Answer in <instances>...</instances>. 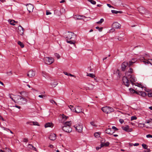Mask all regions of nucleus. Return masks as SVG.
I'll use <instances>...</instances> for the list:
<instances>
[{
  "label": "nucleus",
  "mask_w": 152,
  "mask_h": 152,
  "mask_svg": "<svg viewBox=\"0 0 152 152\" xmlns=\"http://www.w3.org/2000/svg\"><path fill=\"white\" fill-rule=\"evenodd\" d=\"M26 124H29L30 125H37V126H39V124L37 122H27Z\"/></svg>",
  "instance_id": "6ab92c4d"
},
{
  "label": "nucleus",
  "mask_w": 152,
  "mask_h": 152,
  "mask_svg": "<svg viewBox=\"0 0 152 152\" xmlns=\"http://www.w3.org/2000/svg\"><path fill=\"white\" fill-rule=\"evenodd\" d=\"M152 60V59H148V60H147L146 61H144V62L145 63V64H146V63L147 64H150V60Z\"/></svg>",
  "instance_id": "a19ab883"
},
{
  "label": "nucleus",
  "mask_w": 152,
  "mask_h": 152,
  "mask_svg": "<svg viewBox=\"0 0 152 152\" xmlns=\"http://www.w3.org/2000/svg\"><path fill=\"white\" fill-rule=\"evenodd\" d=\"M128 79L130 80V83H132L133 85L134 84V82L137 81L136 79L133 75H128L127 77L124 76L122 78L123 83L124 85L127 87L129 86L130 83Z\"/></svg>",
  "instance_id": "f257e3e1"
},
{
  "label": "nucleus",
  "mask_w": 152,
  "mask_h": 152,
  "mask_svg": "<svg viewBox=\"0 0 152 152\" xmlns=\"http://www.w3.org/2000/svg\"><path fill=\"white\" fill-rule=\"evenodd\" d=\"M137 9L139 12L142 14H145L146 13V10L143 7H139Z\"/></svg>",
  "instance_id": "6e6552de"
},
{
  "label": "nucleus",
  "mask_w": 152,
  "mask_h": 152,
  "mask_svg": "<svg viewBox=\"0 0 152 152\" xmlns=\"http://www.w3.org/2000/svg\"><path fill=\"white\" fill-rule=\"evenodd\" d=\"M140 94L141 96H145L146 95V93L145 92H143L142 91H141L140 92Z\"/></svg>",
  "instance_id": "2f4dec72"
},
{
  "label": "nucleus",
  "mask_w": 152,
  "mask_h": 152,
  "mask_svg": "<svg viewBox=\"0 0 152 152\" xmlns=\"http://www.w3.org/2000/svg\"><path fill=\"white\" fill-rule=\"evenodd\" d=\"M134 63V61H129V64H128V66L130 67L131 66L133 63Z\"/></svg>",
  "instance_id": "79ce46f5"
},
{
  "label": "nucleus",
  "mask_w": 152,
  "mask_h": 152,
  "mask_svg": "<svg viewBox=\"0 0 152 152\" xmlns=\"http://www.w3.org/2000/svg\"><path fill=\"white\" fill-rule=\"evenodd\" d=\"M71 124V121H66L64 123V124L65 125L64 126H70Z\"/></svg>",
  "instance_id": "cd10ccee"
},
{
  "label": "nucleus",
  "mask_w": 152,
  "mask_h": 152,
  "mask_svg": "<svg viewBox=\"0 0 152 152\" xmlns=\"http://www.w3.org/2000/svg\"><path fill=\"white\" fill-rule=\"evenodd\" d=\"M129 91H130V92L132 93H134L135 92V90L131 88H129Z\"/></svg>",
  "instance_id": "a18cd8bd"
},
{
  "label": "nucleus",
  "mask_w": 152,
  "mask_h": 152,
  "mask_svg": "<svg viewBox=\"0 0 152 152\" xmlns=\"http://www.w3.org/2000/svg\"><path fill=\"white\" fill-rule=\"evenodd\" d=\"M142 147L145 149H148V146L145 144H142Z\"/></svg>",
  "instance_id": "58836bf2"
},
{
  "label": "nucleus",
  "mask_w": 152,
  "mask_h": 152,
  "mask_svg": "<svg viewBox=\"0 0 152 152\" xmlns=\"http://www.w3.org/2000/svg\"><path fill=\"white\" fill-rule=\"evenodd\" d=\"M42 75L44 77H47L48 75L45 72L43 71L42 72Z\"/></svg>",
  "instance_id": "473e14b6"
},
{
  "label": "nucleus",
  "mask_w": 152,
  "mask_h": 152,
  "mask_svg": "<svg viewBox=\"0 0 152 152\" xmlns=\"http://www.w3.org/2000/svg\"><path fill=\"white\" fill-rule=\"evenodd\" d=\"M112 129H114V130H113V131H114V132H115V131H117L118 130V129L114 126H113L112 127Z\"/></svg>",
  "instance_id": "3c124183"
},
{
  "label": "nucleus",
  "mask_w": 152,
  "mask_h": 152,
  "mask_svg": "<svg viewBox=\"0 0 152 152\" xmlns=\"http://www.w3.org/2000/svg\"><path fill=\"white\" fill-rule=\"evenodd\" d=\"M88 88L90 90H92L94 88V86L91 84H89L88 85Z\"/></svg>",
  "instance_id": "c756f323"
},
{
  "label": "nucleus",
  "mask_w": 152,
  "mask_h": 152,
  "mask_svg": "<svg viewBox=\"0 0 152 152\" xmlns=\"http://www.w3.org/2000/svg\"><path fill=\"white\" fill-rule=\"evenodd\" d=\"M139 145V144L138 143H136L134 144V146H138Z\"/></svg>",
  "instance_id": "774afa93"
},
{
  "label": "nucleus",
  "mask_w": 152,
  "mask_h": 152,
  "mask_svg": "<svg viewBox=\"0 0 152 152\" xmlns=\"http://www.w3.org/2000/svg\"><path fill=\"white\" fill-rule=\"evenodd\" d=\"M49 138L50 140H55L56 138V136L55 134L54 133L51 134L49 136Z\"/></svg>",
  "instance_id": "2eb2a0df"
},
{
  "label": "nucleus",
  "mask_w": 152,
  "mask_h": 152,
  "mask_svg": "<svg viewBox=\"0 0 152 152\" xmlns=\"http://www.w3.org/2000/svg\"><path fill=\"white\" fill-rule=\"evenodd\" d=\"M65 10L64 8H62L61 9V11H60L61 12V13L62 12V13H63L65 12Z\"/></svg>",
  "instance_id": "4d7b16f0"
},
{
  "label": "nucleus",
  "mask_w": 152,
  "mask_h": 152,
  "mask_svg": "<svg viewBox=\"0 0 152 152\" xmlns=\"http://www.w3.org/2000/svg\"><path fill=\"white\" fill-rule=\"evenodd\" d=\"M27 100L25 98L22 97H20V104H25Z\"/></svg>",
  "instance_id": "f8f14e48"
},
{
  "label": "nucleus",
  "mask_w": 152,
  "mask_h": 152,
  "mask_svg": "<svg viewBox=\"0 0 152 152\" xmlns=\"http://www.w3.org/2000/svg\"><path fill=\"white\" fill-rule=\"evenodd\" d=\"M25 7V6L24 4H21L20 6V12H24L23 11V8Z\"/></svg>",
  "instance_id": "393cba45"
},
{
  "label": "nucleus",
  "mask_w": 152,
  "mask_h": 152,
  "mask_svg": "<svg viewBox=\"0 0 152 152\" xmlns=\"http://www.w3.org/2000/svg\"><path fill=\"white\" fill-rule=\"evenodd\" d=\"M38 97L41 98H44L45 97V95H39Z\"/></svg>",
  "instance_id": "bf43d9fd"
},
{
  "label": "nucleus",
  "mask_w": 152,
  "mask_h": 152,
  "mask_svg": "<svg viewBox=\"0 0 152 152\" xmlns=\"http://www.w3.org/2000/svg\"><path fill=\"white\" fill-rule=\"evenodd\" d=\"M51 14V13L49 12L48 10H47L46 12V15H50Z\"/></svg>",
  "instance_id": "864d4df0"
},
{
  "label": "nucleus",
  "mask_w": 152,
  "mask_h": 152,
  "mask_svg": "<svg viewBox=\"0 0 152 152\" xmlns=\"http://www.w3.org/2000/svg\"><path fill=\"white\" fill-rule=\"evenodd\" d=\"M62 129L64 131L69 133L71 132L72 130L71 127L68 126H64L62 127Z\"/></svg>",
  "instance_id": "0eeeda50"
},
{
  "label": "nucleus",
  "mask_w": 152,
  "mask_h": 152,
  "mask_svg": "<svg viewBox=\"0 0 152 152\" xmlns=\"http://www.w3.org/2000/svg\"><path fill=\"white\" fill-rule=\"evenodd\" d=\"M146 137L147 138H152V135L150 134H148L146 135Z\"/></svg>",
  "instance_id": "13d9d810"
},
{
  "label": "nucleus",
  "mask_w": 152,
  "mask_h": 152,
  "mask_svg": "<svg viewBox=\"0 0 152 152\" xmlns=\"http://www.w3.org/2000/svg\"><path fill=\"white\" fill-rule=\"evenodd\" d=\"M100 134V132H95L94 134V136L98 138L99 137Z\"/></svg>",
  "instance_id": "c85d7f7f"
},
{
  "label": "nucleus",
  "mask_w": 152,
  "mask_h": 152,
  "mask_svg": "<svg viewBox=\"0 0 152 152\" xmlns=\"http://www.w3.org/2000/svg\"><path fill=\"white\" fill-rule=\"evenodd\" d=\"M23 141L24 142H27L28 141V140L26 138H24L23 140Z\"/></svg>",
  "instance_id": "0e129e2a"
},
{
  "label": "nucleus",
  "mask_w": 152,
  "mask_h": 152,
  "mask_svg": "<svg viewBox=\"0 0 152 152\" xmlns=\"http://www.w3.org/2000/svg\"><path fill=\"white\" fill-rule=\"evenodd\" d=\"M88 1L90 2L91 4H96V2L93 0H87Z\"/></svg>",
  "instance_id": "f704fd0d"
},
{
  "label": "nucleus",
  "mask_w": 152,
  "mask_h": 152,
  "mask_svg": "<svg viewBox=\"0 0 152 152\" xmlns=\"http://www.w3.org/2000/svg\"><path fill=\"white\" fill-rule=\"evenodd\" d=\"M151 150L149 149H147L146 150H144V152H150Z\"/></svg>",
  "instance_id": "680f3d73"
},
{
  "label": "nucleus",
  "mask_w": 152,
  "mask_h": 152,
  "mask_svg": "<svg viewBox=\"0 0 152 152\" xmlns=\"http://www.w3.org/2000/svg\"><path fill=\"white\" fill-rule=\"evenodd\" d=\"M64 74L65 75H69L71 77H75L73 75H72L70 73H68L66 72H64Z\"/></svg>",
  "instance_id": "4c0bfd02"
},
{
  "label": "nucleus",
  "mask_w": 152,
  "mask_h": 152,
  "mask_svg": "<svg viewBox=\"0 0 152 152\" xmlns=\"http://www.w3.org/2000/svg\"><path fill=\"white\" fill-rule=\"evenodd\" d=\"M65 36L68 39H71L72 38L76 39V36L75 34L72 32H68Z\"/></svg>",
  "instance_id": "20e7f679"
},
{
  "label": "nucleus",
  "mask_w": 152,
  "mask_h": 152,
  "mask_svg": "<svg viewBox=\"0 0 152 152\" xmlns=\"http://www.w3.org/2000/svg\"><path fill=\"white\" fill-rule=\"evenodd\" d=\"M113 14H117L118 13V12L117 11L115 10H111Z\"/></svg>",
  "instance_id": "8fccbe9b"
},
{
  "label": "nucleus",
  "mask_w": 152,
  "mask_h": 152,
  "mask_svg": "<svg viewBox=\"0 0 152 152\" xmlns=\"http://www.w3.org/2000/svg\"><path fill=\"white\" fill-rule=\"evenodd\" d=\"M20 46L21 48H23L24 46V45L23 43L20 41Z\"/></svg>",
  "instance_id": "de8ad7c7"
},
{
  "label": "nucleus",
  "mask_w": 152,
  "mask_h": 152,
  "mask_svg": "<svg viewBox=\"0 0 152 152\" xmlns=\"http://www.w3.org/2000/svg\"><path fill=\"white\" fill-rule=\"evenodd\" d=\"M125 34L124 33H121L120 34L119 36L118 37V39L119 41H121L123 39V37L124 36Z\"/></svg>",
  "instance_id": "4be33fe9"
},
{
  "label": "nucleus",
  "mask_w": 152,
  "mask_h": 152,
  "mask_svg": "<svg viewBox=\"0 0 152 152\" xmlns=\"http://www.w3.org/2000/svg\"><path fill=\"white\" fill-rule=\"evenodd\" d=\"M76 130L79 132H81L82 131L83 126L82 124H78L77 126L76 125L74 126Z\"/></svg>",
  "instance_id": "39448f33"
},
{
  "label": "nucleus",
  "mask_w": 152,
  "mask_h": 152,
  "mask_svg": "<svg viewBox=\"0 0 152 152\" xmlns=\"http://www.w3.org/2000/svg\"><path fill=\"white\" fill-rule=\"evenodd\" d=\"M76 38H74L73 39H72L70 40H67L66 42L67 43H69L71 44H74L76 43Z\"/></svg>",
  "instance_id": "f3484780"
},
{
  "label": "nucleus",
  "mask_w": 152,
  "mask_h": 152,
  "mask_svg": "<svg viewBox=\"0 0 152 152\" xmlns=\"http://www.w3.org/2000/svg\"><path fill=\"white\" fill-rule=\"evenodd\" d=\"M50 102L52 103V104H56V102L53 100H50Z\"/></svg>",
  "instance_id": "69168bd1"
},
{
  "label": "nucleus",
  "mask_w": 152,
  "mask_h": 152,
  "mask_svg": "<svg viewBox=\"0 0 152 152\" xmlns=\"http://www.w3.org/2000/svg\"><path fill=\"white\" fill-rule=\"evenodd\" d=\"M124 121L123 119H120L119 120V122L121 124H122L124 122Z\"/></svg>",
  "instance_id": "052dcab7"
},
{
  "label": "nucleus",
  "mask_w": 152,
  "mask_h": 152,
  "mask_svg": "<svg viewBox=\"0 0 152 152\" xmlns=\"http://www.w3.org/2000/svg\"><path fill=\"white\" fill-rule=\"evenodd\" d=\"M28 146V148L31 149H33V146L31 144H29Z\"/></svg>",
  "instance_id": "09e8293b"
},
{
  "label": "nucleus",
  "mask_w": 152,
  "mask_h": 152,
  "mask_svg": "<svg viewBox=\"0 0 152 152\" xmlns=\"http://www.w3.org/2000/svg\"><path fill=\"white\" fill-rule=\"evenodd\" d=\"M102 110L106 113H110L114 111L113 108L110 107L106 106L102 108Z\"/></svg>",
  "instance_id": "f03ea898"
},
{
  "label": "nucleus",
  "mask_w": 152,
  "mask_h": 152,
  "mask_svg": "<svg viewBox=\"0 0 152 152\" xmlns=\"http://www.w3.org/2000/svg\"><path fill=\"white\" fill-rule=\"evenodd\" d=\"M137 119V117L135 116H132L131 117V120L132 121L134 120H136Z\"/></svg>",
  "instance_id": "49530a36"
},
{
  "label": "nucleus",
  "mask_w": 152,
  "mask_h": 152,
  "mask_svg": "<svg viewBox=\"0 0 152 152\" xmlns=\"http://www.w3.org/2000/svg\"><path fill=\"white\" fill-rule=\"evenodd\" d=\"M131 61H134V63L137 61V59L136 58H132Z\"/></svg>",
  "instance_id": "e2e57ef3"
},
{
  "label": "nucleus",
  "mask_w": 152,
  "mask_h": 152,
  "mask_svg": "<svg viewBox=\"0 0 152 152\" xmlns=\"http://www.w3.org/2000/svg\"><path fill=\"white\" fill-rule=\"evenodd\" d=\"M20 97H23L25 98V97L27 95L26 92L24 91H22L20 93Z\"/></svg>",
  "instance_id": "aec40b11"
},
{
  "label": "nucleus",
  "mask_w": 152,
  "mask_h": 152,
  "mask_svg": "<svg viewBox=\"0 0 152 152\" xmlns=\"http://www.w3.org/2000/svg\"><path fill=\"white\" fill-rule=\"evenodd\" d=\"M55 56L58 59L60 58V55L57 53L55 54Z\"/></svg>",
  "instance_id": "6e6d98bb"
},
{
  "label": "nucleus",
  "mask_w": 152,
  "mask_h": 152,
  "mask_svg": "<svg viewBox=\"0 0 152 152\" xmlns=\"http://www.w3.org/2000/svg\"><path fill=\"white\" fill-rule=\"evenodd\" d=\"M84 17H85L83 16H80L79 15H75L74 17L75 19L76 20L82 19Z\"/></svg>",
  "instance_id": "412c9836"
},
{
  "label": "nucleus",
  "mask_w": 152,
  "mask_h": 152,
  "mask_svg": "<svg viewBox=\"0 0 152 152\" xmlns=\"http://www.w3.org/2000/svg\"><path fill=\"white\" fill-rule=\"evenodd\" d=\"M148 95L149 97H152V91H150L148 93Z\"/></svg>",
  "instance_id": "c03bdc74"
},
{
  "label": "nucleus",
  "mask_w": 152,
  "mask_h": 152,
  "mask_svg": "<svg viewBox=\"0 0 152 152\" xmlns=\"http://www.w3.org/2000/svg\"><path fill=\"white\" fill-rule=\"evenodd\" d=\"M35 72L32 70L29 71L27 73V76L30 77H34L35 75Z\"/></svg>",
  "instance_id": "1a4fd4ad"
},
{
  "label": "nucleus",
  "mask_w": 152,
  "mask_h": 152,
  "mask_svg": "<svg viewBox=\"0 0 152 152\" xmlns=\"http://www.w3.org/2000/svg\"><path fill=\"white\" fill-rule=\"evenodd\" d=\"M68 107L72 111L74 112L75 107H74L73 105H70L68 106Z\"/></svg>",
  "instance_id": "bb28decb"
},
{
  "label": "nucleus",
  "mask_w": 152,
  "mask_h": 152,
  "mask_svg": "<svg viewBox=\"0 0 152 152\" xmlns=\"http://www.w3.org/2000/svg\"><path fill=\"white\" fill-rule=\"evenodd\" d=\"M107 5L110 8H113V7L109 4H107Z\"/></svg>",
  "instance_id": "338daca9"
},
{
  "label": "nucleus",
  "mask_w": 152,
  "mask_h": 152,
  "mask_svg": "<svg viewBox=\"0 0 152 152\" xmlns=\"http://www.w3.org/2000/svg\"><path fill=\"white\" fill-rule=\"evenodd\" d=\"M26 6L27 7V10L29 13L31 12H33L34 7L33 5L30 4H27Z\"/></svg>",
  "instance_id": "423d86ee"
},
{
  "label": "nucleus",
  "mask_w": 152,
  "mask_h": 152,
  "mask_svg": "<svg viewBox=\"0 0 152 152\" xmlns=\"http://www.w3.org/2000/svg\"><path fill=\"white\" fill-rule=\"evenodd\" d=\"M44 60L45 64H50L54 61L53 58L51 57H45L44 58Z\"/></svg>",
  "instance_id": "7ed1b4c3"
},
{
  "label": "nucleus",
  "mask_w": 152,
  "mask_h": 152,
  "mask_svg": "<svg viewBox=\"0 0 152 152\" xmlns=\"http://www.w3.org/2000/svg\"><path fill=\"white\" fill-rule=\"evenodd\" d=\"M122 128L126 132H131L132 130V129H130L129 130V126L128 125L126 126H122Z\"/></svg>",
  "instance_id": "dca6fc26"
},
{
  "label": "nucleus",
  "mask_w": 152,
  "mask_h": 152,
  "mask_svg": "<svg viewBox=\"0 0 152 152\" xmlns=\"http://www.w3.org/2000/svg\"><path fill=\"white\" fill-rule=\"evenodd\" d=\"M133 69L132 68H130L129 69L128 71V72L130 73H131L133 72Z\"/></svg>",
  "instance_id": "603ef678"
},
{
  "label": "nucleus",
  "mask_w": 152,
  "mask_h": 152,
  "mask_svg": "<svg viewBox=\"0 0 152 152\" xmlns=\"http://www.w3.org/2000/svg\"><path fill=\"white\" fill-rule=\"evenodd\" d=\"M62 117L63 119H65V120H66L68 118L67 116L64 115V114L63 115Z\"/></svg>",
  "instance_id": "5fc2aeb1"
},
{
  "label": "nucleus",
  "mask_w": 152,
  "mask_h": 152,
  "mask_svg": "<svg viewBox=\"0 0 152 152\" xmlns=\"http://www.w3.org/2000/svg\"><path fill=\"white\" fill-rule=\"evenodd\" d=\"M57 84L58 83H51V85L53 87H55L57 85Z\"/></svg>",
  "instance_id": "ea45409f"
},
{
  "label": "nucleus",
  "mask_w": 152,
  "mask_h": 152,
  "mask_svg": "<svg viewBox=\"0 0 152 152\" xmlns=\"http://www.w3.org/2000/svg\"><path fill=\"white\" fill-rule=\"evenodd\" d=\"M96 29H98L99 31H101L103 29L102 27L99 28L98 26H97L96 27Z\"/></svg>",
  "instance_id": "37998d69"
},
{
  "label": "nucleus",
  "mask_w": 152,
  "mask_h": 152,
  "mask_svg": "<svg viewBox=\"0 0 152 152\" xmlns=\"http://www.w3.org/2000/svg\"><path fill=\"white\" fill-rule=\"evenodd\" d=\"M19 26L20 28L22 30L21 31L20 30V31L21 32V33H20V35H22L23 34L24 28L20 25Z\"/></svg>",
  "instance_id": "c9c22d12"
},
{
  "label": "nucleus",
  "mask_w": 152,
  "mask_h": 152,
  "mask_svg": "<svg viewBox=\"0 0 152 152\" xmlns=\"http://www.w3.org/2000/svg\"><path fill=\"white\" fill-rule=\"evenodd\" d=\"M103 141V140H101V147H103L104 146H108L110 144V143L109 142H106L104 143L102 142Z\"/></svg>",
  "instance_id": "b1692460"
},
{
  "label": "nucleus",
  "mask_w": 152,
  "mask_h": 152,
  "mask_svg": "<svg viewBox=\"0 0 152 152\" xmlns=\"http://www.w3.org/2000/svg\"><path fill=\"white\" fill-rule=\"evenodd\" d=\"M10 22V24L11 25H16L15 23H18V21L16 22L14 20H9Z\"/></svg>",
  "instance_id": "a878e982"
},
{
  "label": "nucleus",
  "mask_w": 152,
  "mask_h": 152,
  "mask_svg": "<svg viewBox=\"0 0 152 152\" xmlns=\"http://www.w3.org/2000/svg\"><path fill=\"white\" fill-rule=\"evenodd\" d=\"M113 27L114 28H121V25L118 22H116L113 23L112 25Z\"/></svg>",
  "instance_id": "ddd939ff"
},
{
  "label": "nucleus",
  "mask_w": 152,
  "mask_h": 152,
  "mask_svg": "<svg viewBox=\"0 0 152 152\" xmlns=\"http://www.w3.org/2000/svg\"><path fill=\"white\" fill-rule=\"evenodd\" d=\"M62 13L61 12L58 10H54V14L57 16H60L62 14Z\"/></svg>",
  "instance_id": "5701e85b"
},
{
  "label": "nucleus",
  "mask_w": 152,
  "mask_h": 152,
  "mask_svg": "<svg viewBox=\"0 0 152 152\" xmlns=\"http://www.w3.org/2000/svg\"><path fill=\"white\" fill-rule=\"evenodd\" d=\"M87 76L90 77L92 78H94L95 77V75L92 73H89L87 75Z\"/></svg>",
  "instance_id": "7c9ffc66"
},
{
  "label": "nucleus",
  "mask_w": 152,
  "mask_h": 152,
  "mask_svg": "<svg viewBox=\"0 0 152 152\" xmlns=\"http://www.w3.org/2000/svg\"><path fill=\"white\" fill-rule=\"evenodd\" d=\"M82 110L81 107L79 106H76L74 112L77 113H81L82 112Z\"/></svg>",
  "instance_id": "9d476101"
},
{
  "label": "nucleus",
  "mask_w": 152,
  "mask_h": 152,
  "mask_svg": "<svg viewBox=\"0 0 152 152\" xmlns=\"http://www.w3.org/2000/svg\"><path fill=\"white\" fill-rule=\"evenodd\" d=\"M105 132L108 134H112L114 133V131H113L111 129H107L105 130Z\"/></svg>",
  "instance_id": "4468645a"
},
{
  "label": "nucleus",
  "mask_w": 152,
  "mask_h": 152,
  "mask_svg": "<svg viewBox=\"0 0 152 152\" xmlns=\"http://www.w3.org/2000/svg\"><path fill=\"white\" fill-rule=\"evenodd\" d=\"M128 63L127 62H124L121 65V69L122 71H124L125 70L126 67L128 66Z\"/></svg>",
  "instance_id": "9b49d317"
},
{
  "label": "nucleus",
  "mask_w": 152,
  "mask_h": 152,
  "mask_svg": "<svg viewBox=\"0 0 152 152\" xmlns=\"http://www.w3.org/2000/svg\"><path fill=\"white\" fill-rule=\"evenodd\" d=\"M54 125L52 123H48L45 124V128L48 127H52Z\"/></svg>",
  "instance_id": "a211bd4d"
},
{
  "label": "nucleus",
  "mask_w": 152,
  "mask_h": 152,
  "mask_svg": "<svg viewBox=\"0 0 152 152\" xmlns=\"http://www.w3.org/2000/svg\"><path fill=\"white\" fill-rule=\"evenodd\" d=\"M90 123L93 126H94L95 127H96L97 126L95 121H91L90 122Z\"/></svg>",
  "instance_id": "72a5a7b5"
},
{
  "label": "nucleus",
  "mask_w": 152,
  "mask_h": 152,
  "mask_svg": "<svg viewBox=\"0 0 152 152\" xmlns=\"http://www.w3.org/2000/svg\"><path fill=\"white\" fill-rule=\"evenodd\" d=\"M104 21V20L103 18H101L100 20L96 22L97 24H101Z\"/></svg>",
  "instance_id": "e433bc0d"
}]
</instances>
